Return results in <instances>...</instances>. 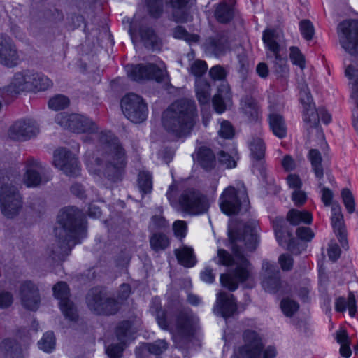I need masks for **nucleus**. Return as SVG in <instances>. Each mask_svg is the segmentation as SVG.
Wrapping results in <instances>:
<instances>
[{
  "mask_svg": "<svg viewBox=\"0 0 358 358\" xmlns=\"http://www.w3.org/2000/svg\"><path fill=\"white\" fill-rule=\"evenodd\" d=\"M229 238L232 245V257L227 250L219 249L213 260L219 265L231 266L235 268L228 273L220 275L222 285L229 291H235L239 284L252 289L255 285L253 266L246 258L245 250L253 252L259 243L257 225L255 222L238 223L233 230H229Z\"/></svg>",
  "mask_w": 358,
  "mask_h": 358,
  "instance_id": "1",
  "label": "nucleus"
},
{
  "mask_svg": "<svg viewBox=\"0 0 358 358\" xmlns=\"http://www.w3.org/2000/svg\"><path fill=\"white\" fill-rule=\"evenodd\" d=\"M85 217L78 208L61 210L55 227V242L48 247L50 257L55 262L64 261L72 248L85 236Z\"/></svg>",
  "mask_w": 358,
  "mask_h": 358,
  "instance_id": "2",
  "label": "nucleus"
},
{
  "mask_svg": "<svg viewBox=\"0 0 358 358\" xmlns=\"http://www.w3.org/2000/svg\"><path fill=\"white\" fill-rule=\"evenodd\" d=\"M197 118L195 102L188 99H180L173 103L162 115L164 129L176 137L189 135Z\"/></svg>",
  "mask_w": 358,
  "mask_h": 358,
  "instance_id": "3",
  "label": "nucleus"
},
{
  "mask_svg": "<svg viewBox=\"0 0 358 358\" xmlns=\"http://www.w3.org/2000/svg\"><path fill=\"white\" fill-rule=\"evenodd\" d=\"M286 221L294 226L301 223L310 224L313 221L312 214L307 210L291 209L287 214L286 220L282 217H276L273 220V228L278 243L281 246H286L294 255L300 254L304 250V245L293 236Z\"/></svg>",
  "mask_w": 358,
  "mask_h": 358,
  "instance_id": "4",
  "label": "nucleus"
},
{
  "mask_svg": "<svg viewBox=\"0 0 358 358\" xmlns=\"http://www.w3.org/2000/svg\"><path fill=\"white\" fill-rule=\"evenodd\" d=\"M99 142L103 147L106 160L104 176L113 182L121 180L126 161L124 150L118 138L110 131L101 132Z\"/></svg>",
  "mask_w": 358,
  "mask_h": 358,
  "instance_id": "5",
  "label": "nucleus"
},
{
  "mask_svg": "<svg viewBox=\"0 0 358 358\" xmlns=\"http://www.w3.org/2000/svg\"><path fill=\"white\" fill-rule=\"evenodd\" d=\"M176 189V185H171L166 196L171 205L178 210L192 215L203 214L208 210L210 207L208 199L201 192L193 188H188L182 192L178 201H176L172 195V192Z\"/></svg>",
  "mask_w": 358,
  "mask_h": 358,
  "instance_id": "6",
  "label": "nucleus"
},
{
  "mask_svg": "<svg viewBox=\"0 0 358 358\" xmlns=\"http://www.w3.org/2000/svg\"><path fill=\"white\" fill-rule=\"evenodd\" d=\"M10 181L9 176L0 178V210L7 219H14L21 213L24 202L18 189Z\"/></svg>",
  "mask_w": 358,
  "mask_h": 358,
  "instance_id": "7",
  "label": "nucleus"
},
{
  "mask_svg": "<svg viewBox=\"0 0 358 358\" xmlns=\"http://www.w3.org/2000/svg\"><path fill=\"white\" fill-rule=\"evenodd\" d=\"M120 105L124 116L131 122L138 124L146 120L148 108L141 96L134 93L127 94L122 97Z\"/></svg>",
  "mask_w": 358,
  "mask_h": 358,
  "instance_id": "8",
  "label": "nucleus"
},
{
  "mask_svg": "<svg viewBox=\"0 0 358 358\" xmlns=\"http://www.w3.org/2000/svg\"><path fill=\"white\" fill-rule=\"evenodd\" d=\"M248 203V197L245 187L243 190L237 192L234 187L229 186L220 197V209L227 215L238 214L241 206H247Z\"/></svg>",
  "mask_w": 358,
  "mask_h": 358,
  "instance_id": "9",
  "label": "nucleus"
},
{
  "mask_svg": "<svg viewBox=\"0 0 358 358\" xmlns=\"http://www.w3.org/2000/svg\"><path fill=\"white\" fill-rule=\"evenodd\" d=\"M55 122L62 127L76 133H96L98 127L89 118L78 114L59 113L55 117Z\"/></svg>",
  "mask_w": 358,
  "mask_h": 358,
  "instance_id": "10",
  "label": "nucleus"
},
{
  "mask_svg": "<svg viewBox=\"0 0 358 358\" xmlns=\"http://www.w3.org/2000/svg\"><path fill=\"white\" fill-rule=\"evenodd\" d=\"M339 42L350 55H358V20H344L338 26Z\"/></svg>",
  "mask_w": 358,
  "mask_h": 358,
  "instance_id": "11",
  "label": "nucleus"
},
{
  "mask_svg": "<svg viewBox=\"0 0 358 358\" xmlns=\"http://www.w3.org/2000/svg\"><path fill=\"white\" fill-rule=\"evenodd\" d=\"M52 163L67 176L76 178L80 175L78 159L66 148H61L54 152Z\"/></svg>",
  "mask_w": 358,
  "mask_h": 358,
  "instance_id": "12",
  "label": "nucleus"
},
{
  "mask_svg": "<svg viewBox=\"0 0 358 358\" xmlns=\"http://www.w3.org/2000/svg\"><path fill=\"white\" fill-rule=\"evenodd\" d=\"M128 76L134 81L153 80L161 83L165 80L167 73L154 64L131 65L127 67Z\"/></svg>",
  "mask_w": 358,
  "mask_h": 358,
  "instance_id": "13",
  "label": "nucleus"
},
{
  "mask_svg": "<svg viewBox=\"0 0 358 358\" xmlns=\"http://www.w3.org/2000/svg\"><path fill=\"white\" fill-rule=\"evenodd\" d=\"M245 345L238 348L233 356L240 358H261L264 345L258 334L252 330H245L243 334Z\"/></svg>",
  "mask_w": 358,
  "mask_h": 358,
  "instance_id": "14",
  "label": "nucleus"
},
{
  "mask_svg": "<svg viewBox=\"0 0 358 358\" xmlns=\"http://www.w3.org/2000/svg\"><path fill=\"white\" fill-rule=\"evenodd\" d=\"M39 133V127L32 119H20L15 121L8 131V137L14 141H27Z\"/></svg>",
  "mask_w": 358,
  "mask_h": 358,
  "instance_id": "15",
  "label": "nucleus"
},
{
  "mask_svg": "<svg viewBox=\"0 0 358 358\" xmlns=\"http://www.w3.org/2000/svg\"><path fill=\"white\" fill-rule=\"evenodd\" d=\"M53 294L59 300V306L64 317L70 321L76 322L78 318L77 309L74 303L69 299V289L65 282H59L54 285Z\"/></svg>",
  "mask_w": 358,
  "mask_h": 358,
  "instance_id": "16",
  "label": "nucleus"
},
{
  "mask_svg": "<svg viewBox=\"0 0 358 358\" xmlns=\"http://www.w3.org/2000/svg\"><path fill=\"white\" fill-rule=\"evenodd\" d=\"M20 295L22 306L32 311L36 310L41 302L38 287L31 281L27 280L20 285Z\"/></svg>",
  "mask_w": 358,
  "mask_h": 358,
  "instance_id": "17",
  "label": "nucleus"
},
{
  "mask_svg": "<svg viewBox=\"0 0 358 358\" xmlns=\"http://www.w3.org/2000/svg\"><path fill=\"white\" fill-rule=\"evenodd\" d=\"M262 285L265 291L275 293L280 286V271L277 265L271 264L267 260L262 262Z\"/></svg>",
  "mask_w": 358,
  "mask_h": 358,
  "instance_id": "18",
  "label": "nucleus"
},
{
  "mask_svg": "<svg viewBox=\"0 0 358 358\" xmlns=\"http://www.w3.org/2000/svg\"><path fill=\"white\" fill-rule=\"evenodd\" d=\"M331 210V222L334 231L341 247L345 250H348L349 249L348 233L341 212V207L337 202L332 203Z\"/></svg>",
  "mask_w": 358,
  "mask_h": 358,
  "instance_id": "19",
  "label": "nucleus"
},
{
  "mask_svg": "<svg viewBox=\"0 0 358 358\" xmlns=\"http://www.w3.org/2000/svg\"><path fill=\"white\" fill-rule=\"evenodd\" d=\"M236 311L237 304L234 296L228 292H220L217 294L214 313L224 318H228L233 316Z\"/></svg>",
  "mask_w": 358,
  "mask_h": 358,
  "instance_id": "20",
  "label": "nucleus"
},
{
  "mask_svg": "<svg viewBox=\"0 0 358 358\" xmlns=\"http://www.w3.org/2000/svg\"><path fill=\"white\" fill-rule=\"evenodd\" d=\"M30 72H17L15 73L10 85L3 88V94L11 97L17 96L22 92L31 91Z\"/></svg>",
  "mask_w": 358,
  "mask_h": 358,
  "instance_id": "21",
  "label": "nucleus"
},
{
  "mask_svg": "<svg viewBox=\"0 0 358 358\" xmlns=\"http://www.w3.org/2000/svg\"><path fill=\"white\" fill-rule=\"evenodd\" d=\"M27 171L24 177V183L27 187H35L40 185L42 182H46L48 179L43 178L41 176L43 168L41 164L37 160L30 158L27 159Z\"/></svg>",
  "mask_w": 358,
  "mask_h": 358,
  "instance_id": "22",
  "label": "nucleus"
},
{
  "mask_svg": "<svg viewBox=\"0 0 358 358\" xmlns=\"http://www.w3.org/2000/svg\"><path fill=\"white\" fill-rule=\"evenodd\" d=\"M172 8V17L177 23H185L190 17V10L196 0H169Z\"/></svg>",
  "mask_w": 358,
  "mask_h": 358,
  "instance_id": "23",
  "label": "nucleus"
},
{
  "mask_svg": "<svg viewBox=\"0 0 358 358\" xmlns=\"http://www.w3.org/2000/svg\"><path fill=\"white\" fill-rule=\"evenodd\" d=\"M204 46L207 53L217 57L225 54L229 49V41L224 35L217 34L208 38Z\"/></svg>",
  "mask_w": 358,
  "mask_h": 358,
  "instance_id": "24",
  "label": "nucleus"
},
{
  "mask_svg": "<svg viewBox=\"0 0 358 358\" xmlns=\"http://www.w3.org/2000/svg\"><path fill=\"white\" fill-rule=\"evenodd\" d=\"M138 33L140 41L145 48L152 51L160 50L162 41L152 28L141 26Z\"/></svg>",
  "mask_w": 358,
  "mask_h": 358,
  "instance_id": "25",
  "label": "nucleus"
},
{
  "mask_svg": "<svg viewBox=\"0 0 358 358\" xmlns=\"http://www.w3.org/2000/svg\"><path fill=\"white\" fill-rule=\"evenodd\" d=\"M19 56L15 46L7 41L0 43V63L8 67L17 64Z\"/></svg>",
  "mask_w": 358,
  "mask_h": 358,
  "instance_id": "26",
  "label": "nucleus"
},
{
  "mask_svg": "<svg viewBox=\"0 0 358 358\" xmlns=\"http://www.w3.org/2000/svg\"><path fill=\"white\" fill-rule=\"evenodd\" d=\"M282 35V32L278 29L268 28L263 31L262 41L272 53H278L281 49L279 42Z\"/></svg>",
  "mask_w": 358,
  "mask_h": 358,
  "instance_id": "27",
  "label": "nucleus"
},
{
  "mask_svg": "<svg viewBox=\"0 0 358 358\" xmlns=\"http://www.w3.org/2000/svg\"><path fill=\"white\" fill-rule=\"evenodd\" d=\"M196 321L197 319L189 309H184L178 315L176 325L182 334L190 335L192 334Z\"/></svg>",
  "mask_w": 358,
  "mask_h": 358,
  "instance_id": "28",
  "label": "nucleus"
},
{
  "mask_svg": "<svg viewBox=\"0 0 358 358\" xmlns=\"http://www.w3.org/2000/svg\"><path fill=\"white\" fill-rule=\"evenodd\" d=\"M196 162L206 171L213 170L216 165L215 155L211 149L202 146L196 152Z\"/></svg>",
  "mask_w": 358,
  "mask_h": 358,
  "instance_id": "29",
  "label": "nucleus"
},
{
  "mask_svg": "<svg viewBox=\"0 0 358 358\" xmlns=\"http://www.w3.org/2000/svg\"><path fill=\"white\" fill-rule=\"evenodd\" d=\"M150 310L155 314L156 320L159 327L164 329H167L169 324L172 323L173 320L169 313L162 309L158 298L152 299Z\"/></svg>",
  "mask_w": 358,
  "mask_h": 358,
  "instance_id": "30",
  "label": "nucleus"
},
{
  "mask_svg": "<svg viewBox=\"0 0 358 358\" xmlns=\"http://www.w3.org/2000/svg\"><path fill=\"white\" fill-rule=\"evenodd\" d=\"M241 108L250 121H256L258 118V106L255 99L247 94L241 99Z\"/></svg>",
  "mask_w": 358,
  "mask_h": 358,
  "instance_id": "31",
  "label": "nucleus"
},
{
  "mask_svg": "<svg viewBox=\"0 0 358 358\" xmlns=\"http://www.w3.org/2000/svg\"><path fill=\"white\" fill-rule=\"evenodd\" d=\"M269 126L273 134L279 138H283L287 134V127L282 115L271 113L268 116Z\"/></svg>",
  "mask_w": 358,
  "mask_h": 358,
  "instance_id": "32",
  "label": "nucleus"
},
{
  "mask_svg": "<svg viewBox=\"0 0 358 358\" xmlns=\"http://www.w3.org/2000/svg\"><path fill=\"white\" fill-rule=\"evenodd\" d=\"M3 358H22V349L15 340L6 338L1 344Z\"/></svg>",
  "mask_w": 358,
  "mask_h": 358,
  "instance_id": "33",
  "label": "nucleus"
},
{
  "mask_svg": "<svg viewBox=\"0 0 358 358\" xmlns=\"http://www.w3.org/2000/svg\"><path fill=\"white\" fill-rule=\"evenodd\" d=\"M175 255L178 262L185 267L191 268L196 263V257L192 248L184 246L175 250Z\"/></svg>",
  "mask_w": 358,
  "mask_h": 358,
  "instance_id": "34",
  "label": "nucleus"
},
{
  "mask_svg": "<svg viewBox=\"0 0 358 358\" xmlns=\"http://www.w3.org/2000/svg\"><path fill=\"white\" fill-rule=\"evenodd\" d=\"M102 292L98 287L91 289L87 294L86 302L88 308L93 312L98 314L101 306L104 301Z\"/></svg>",
  "mask_w": 358,
  "mask_h": 358,
  "instance_id": "35",
  "label": "nucleus"
},
{
  "mask_svg": "<svg viewBox=\"0 0 358 358\" xmlns=\"http://www.w3.org/2000/svg\"><path fill=\"white\" fill-rule=\"evenodd\" d=\"M196 94L201 105L208 104L210 99V85L209 83L203 78H196Z\"/></svg>",
  "mask_w": 358,
  "mask_h": 358,
  "instance_id": "36",
  "label": "nucleus"
},
{
  "mask_svg": "<svg viewBox=\"0 0 358 358\" xmlns=\"http://www.w3.org/2000/svg\"><path fill=\"white\" fill-rule=\"evenodd\" d=\"M234 11L231 5L226 2H222L217 5L215 10L216 20L222 24L229 22L234 17Z\"/></svg>",
  "mask_w": 358,
  "mask_h": 358,
  "instance_id": "37",
  "label": "nucleus"
},
{
  "mask_svg": "<svg viewBox=\"0 0 358 358\" xmlns=\"http://www.w3.org/2000/svg\"><path fill=\"white\" fill-rule=\"evenodd\" d=\"M308 158L311 163L312 169L315 176L319 180L324 176V169L322 164V157L317 149H310L308 153Z\"/></svg>",
  "mask_w": 358,
  "mask_h": 358,
  "instance_id": "38",
  "label": "nucleus"
},
{
  "mask_svg": "<svg viewBox=\"0 0 358 358\" xmlns=\"http://www.w3.org/2000/svg\"><path fill=\"white\" fill-rule=\"evenodd\" d=\"M132 324L129 320H124L120 322L115 328V335L117 340L122 344L126 345L127 343L132 340V332H131Z\"/></svg>",
  "mask_w": 358,
  "mask_h": 358,
  "instance_id": "39",
  "label": "nucleus"
},
{
  "mask_svg": "<svg viewBox=\"0 0 358 358\" xmlns=\"http://www.w3.org/2000/svg\"><path fill=\"white\" fill-rule=\"evenodd\" d=\"M29 77L28 80L31 84V91L34 90H46L52 85V81L43 74L30 72Z\"/></svg>",
  "mask_w": 358,
  "mask_h": 358,
  "instance_id": "40",
  "label": "nucleus"
},
{
  "mask_svg": "<svg viewBox=\"0 0 358 358\" xmlns=\"http://www.w3.org/2000/svg\"><path fill=\"white\" fill-rule=\"evenodd\" d=\"M151 248L158 252L165 250L169 245L168 237L162 233H155L150 238Z\"/></svg>",
  "mask_w": 358,
  "mask_h": 358,
  "instance_id": "41",
  "label": "nucleus"
},
{
  "mask_svg": "<svg viewBox=\"0 0 358 358\" xmlns=\"http://www.w3.org/2000/svg\"><path fill=\"white\" fill-rule=\"evenodd\" d=\"M138 185L142 196L150 193L152 188L151 175L146 171H141L138 176Z\"/></svg>",
  "mask_w": 358,
  "mask_h": 358,
  "instance_id": "42",
  "label": "nucleus"
},
{
  "mask_svg": "<svg viewBox=\"0 0 358 358\" xmlns=\"http://www.w3.org/2000/svg\"><path fill=\"white\" fill-rule=\"evenodd\" d=\"M120 308V303L117 300L112 298H106L104 299L101 306V310H99L98 315H115L118 312Z\"/></svg>",
  "mask_w": 358,
  "mask_h": 358,
  "instance_id": "43",
  "label": "nucleus"
},
{
  "mask_svg": "<svg viewBox=\"0 0 358 358\" xmlns=\"http://www.w3.org/2000/svg\"><path fill=\"white\" fill-rule=\"evenodd\" d=\"M251 156L256 160H261L264 157L265 145L261 138H255L250 144Z\"/></svg>",
  "mask_w": 358,
  "mask_h": 358,
  "instance_id": "44",
  "label": "nucleus"
},
{
  "mask_svg": "<svg viewBox=\"0 0 358 358\" xmlns=\"http://www.w3.org/2000/svg\"><path fill=\"white\" fill-rule=\"evenodd\" d=\"M41 350L45 352H50L55 347V337L52 331L43 334V338L38 343Z\"/></svg>",
  "mask_w": 358,
  "mask_h": 358,
  "instance_id": "45",
  "label": "nucleus"
},
{
  "mask_svg": "<svg viewBox=\"0 0 358 358\" xmlns=\"http://www.w3.org/2000/svg\"><path fill=\"white\" fill-rule=\"evenodd\" d=\"M146 6L150 16L159 18L163 13V0H145Z\"/></svg>",
  "mask_w": 358,
  "mask_h": 358,
  "instance_id": "46",
  "label": "nucleus"
},
{
  "mask_svg": "<svg viewBox=\"0 0 358 358\" xmlns=\"http://www.w3.org/2000/svg\"><path fill=\"white\" fill-rule=\"evenodd\" d=\"M275 59L273 61V69L275 73L280 76H285L288 73V67L287 66V59L282 57L278 53H273Z\"/></svg>",
  "mask_w": 358,
  "mask_h": 358,
  "instance_id": "47",
  "label": "nucleus"
},
{
  "mask_svg": "<svg viewBox=\"0 0 358 358\" xmlns=\"http://www.w3.org/2000/svg\"><path fill=\"white\" fill-rule=\"evenodd\" d=\"M304 121L306 123L310 124V128L317 127L319 124L318 110H315V106L313 105L311 106L304 108Z\"/></svg>",
  "mask_w": 358,
  "mask_h": 358,
  "instance_id": "48",
  "label": "nucleus"
},
{
  "mask_svg": "<svg viewBox=\"0 0 358 358\" xmlns=\"http://www.w3.org/2000/svg\"><path fill=\"white\" fill-rule=\"evenodd\" d=\"M280 308L287 317H292L299 310L298 303L289 298L283 299L280 302Z\"/></svg>",
  "mask_w": 358,
  "mask_h": 358,
  "instance_id": "49",
  "label": "nucleus"
},
{
  "mask_svg": "<svg viewBox=\"0 0 358 358\" xmlns=\"http://www.w3.org/2000/svg\"><path fill=\"white\" fill-rule=\"evenodd\" d=\"M173 36L176 38L183 39L187 42H197L199 36L197 34H189L182 26H177L173 31Z\"/></svg>",
  "mask_w": 358,
  "mask_h": 358,
  "instance_id": "50",
  "label": "nucleus"
},
{
  "mask_svg": "<svg viewBox=\"0 0 358 358\" xmlns=\"http://www.w3.org/2000/svg\"><path fill=\"white\" fill-rule=\"evenodd\" d=\"M69 104V99L64 95H56L48 101V106L51 109L60 110L66 108Z\"/></svg>",
  "mask_w": 358,
  "mask_h": 358,
  "instance_id": "51",
  "label": "nucleus"
},
{
  "mask_svg": "<svg viewBox=\"0 0 358 358\" xmlns=\"http://www.w3.org/2000/svg\"><path fill=\"white\" fill-rule=\"evenodd\" d=\"M341 197L345 207L349 213H352L355 210V202L354 196L348 188H344L341 190Z\"/></svg>",
  "mask_w": 358,
  "mask_h": 358,
  "instance_id": "52",
  "label": "nucleus"
},
{
  "mask_svg": "<svg viewBox=\"0 0 358 358\" xmlns=\"http://www.w3.org/2000/svg\"><path fill=\"white\" fill-rule=\"evenodd\" d=\"M208 69L207 64L201 59L195 60L190 66V73L196 76V78H202L201 76L206 73Z\"/></svg>",
  "mask_w": 358,
  "mask_h": 358,
  "instance_id": "53",
  "label": "nucleus"
},
{
  "mask_svg": "<svg viewBox=\"0 0 358 358\" xmlns=\"http://www.w3.org/2000/svg\"><path fill=\"white\" fill-rule=\"evenodd\" d=\"M300 30L303 38L310 41L315 34V29L313 23L309 20H302L299 22Z\"/></svg>",
  "mask_w": 358,
  "mask_h": 358,
  "instance_id": "54",
  "label": "nucleus"
},
{
  "mask_svg": "<svg viewBox=\"0 0 358 358\" xmlns=\"http://www.w3.org/2000/svg\"><path fill=\"white\" fill-rule=\"evenodd\" d=\"M289 57L294 64L299 66L302 70L305 68V57L299 48L291 47Z\"/></svg>",
  "mask_w": 358,
  "mask_h": 358,
  "instance_id": "55",
  "label": "nucleus"
},
{
  "mask_svg": "<svg viewBox=\"0 0 358 358\" xmlns=\"http://www.w3.org/2000/svg\"><path fill=\"white\" fill-rule=\"evenodd\" d=\"M124 344L121 343L110 344L106 349V353L109 358H121L125 348Z\"/></svg>",
  "mask_w": 358,
  "mask_h": 358,
  "instance_id": "56",
  "label": "nucleus"
},
{
  "mask_svg": "<svg viewBox=\"0 0 358 358\" xmlns=\"http://www.w3.org/2000/svg\"><path fill=\"white\" fill-rule=\"evenodd\" d=\"M149 352V355H161L166 348L167 343L164 340H158L152 343H145Z\"/></svg>",
  "mask_w": 358,
  "mask_h": 358,
  "instance_id": "57",
  "label": "nucleus"
},
{
  "mask_svg": "<svg viewBox=\"0 0 358 358\" xmlns=\"http://www.w3.org/2000/svg\"><path fill=\"white\" fill-rule=\"evenodd\" d=\"M297 237L301 241L309 242L314 237V233L312 229L307 227H300L296 231Z\"/></svg>",
  "mask_w": 358,
  "mask_h": 358,
  "instance_id": "58",
  "label": "nucleus"
},
{
  "mask_svg": "<svg viewBox=\"0 0 358 358\" xmlns=\"http://www.w3.org/2000/svg\"><path fill=\"white\" fill-rule=\"evenodd\" d=\"M219 134L220 136L224 138H231L234 136V130L229 122H222L221 124L220 129L219 131Z\"/></svg>",
  "mask_w": 358,
  "mask_h": 358,
  "instance_id": "59",
  "label": "nucleus"
},
{
  "mask_svg": "<svg viewBox=\"0 0 358 358\" xmlns=\"http://www.w3.org/2000/svg\"><path fill=\"white\" fill-rule=\"evenodd\" d=\"M173 230L174 231L175 235L182 238L186 235L187 231V223L185 221L177 220L173 224Z\"/></svg>",
  "mask_w": 358,
  "mask_h": 358,
  "instance_id": "60",
  "label": "nucleus"
},
{
  "mask_svg": "<svg viewBox=\"0 0 358 358\" xmlns=\"http://www.w3.org/2000/svg\"><path fill=\"white\" fill-rule=\"evenodd\" d=\"M218 161L220 164L225 165L227 168H233L236 166V162L232 157L224 151H220L218 153Z\"/></svg>",
  "mask_w": 358,
  "mask_h": 358,
  "instance_id": "61",
  "label": "nucleus"
},
{
  "mask_svg": "<svg viewBox=\"0 0 358 358\" xmlns=\"http://www.w3.org/2000/svg\"><path fill=\"white\" fill-rule=\"evenodd\" d=\"M226 71L220 65L213 66L209 71V75L213 80H221L226 77Z\"/></svg>",
  "mask_w": 358,
  "mask_h": 358,
  "instance_id": "62",
  "label": "nucleus"
},
{
  "mask_svg": "<svg viewBox=\"0 0 358 358\" xmlns=\"http://www.w3.org/2000/svg\"><path fill=\"white\" fill-rule=\"evenodd\" d=\"M279 264L283 271H290L293 266V258L287 254H282L279 257Z\"/></svg>",
  "mask_w": 358,
  "mask_h": 358,
  "instance_id": "63",
  "label": "nucleus"
},
{
  "mask_svg": "<svg viewBox=\"0 0 358 358\" xmlns=\"http://www.w3.org/2000/svg\"><path fill=\"white\" fill-rule=\"evenodd\" d=\"M213 106L215 110L221 113L224 112L226 109L225 103L224 102V99L220 92L215 94L212 99Z\"/></svg>",
  "mask_w": 358,
  "mask_h": 358,
  "instance_id": "64",
  "label": "nucleus"
}]
</instances>
